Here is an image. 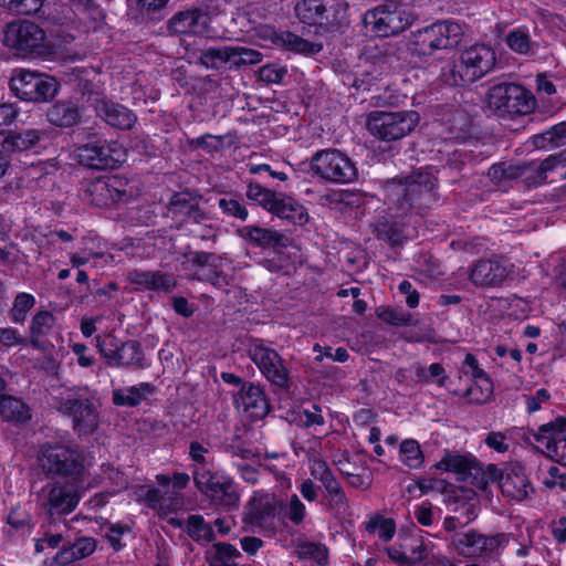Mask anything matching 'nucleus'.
I'll return each instance as SVG.
<instances>
[{
  "label": "nucleus",
  "mask_w": 566,
  "mask_h": 566,
  "mask_svg": "<svg viewBox=\"0 0 566 566\" xmlns=\"http://www.w3.org/2000/svg\"><path fill=\"white\" fill-rule=\"evenodd\" d=\"M494 50L485 44H474L460 52L442 70V77L454 86L471 84L491 72L495 65Z\"/></svg>",
  "instance_id": "obj_1"
},
{
  "label": "nucleus",
  "mask_w": 566,
  "mask_h": 566,
  "mask_svg": "<svg viewBox=\"0 0 566 566\" xmlns=\"http://www.w3.org/2000/svg\"><path fill=\"white\" fill-rule=\"evenodd\" d=\"M463 34L460 23L453 20L437 21L412 33L409 50L418 56H430L437 51L457 48Z\"/></svg>",
  "instance_id": "obj_2"
},
{
  "label": "nucleus",
  "mask_w": 566,
  "mask_h": 566,
  "mask_svg": "<svg viewBox=\"0 0 566 566\" xmlns=\"http://www.w3.org/2000/svg\"><path fill=\"white\" fill-rule=\"evenodd\" d=\"M486 105L494 115L512 119L515 116L531 114L536 107V101L534 95L520 84L499 83L489 88Z\"/></svg>",
  "instance_id": "obj_3"
},
{
  "label": "nucleus",
  "mask_w": 566,
  "mask_h": 566,
  "mask_svg": "<svg viewBox=\"0 0 566 566\" xmlns=\"http://www.w3.org/2000/svg\"><path fill=\"white\" fill-rule=\"evenodd\" d=\"M36 462L45 475L78 478L85 470L82 453L63 444L46 443L41 446Z\"/></svg>",
  "instance_id": "obj_4"
},
{
  "label": "nucleus",
  "mask_w": 566,
  "mask_h": 566,
  "mask_svg": "<svg viewBox=\"0 0 566 566\" xmlns=\"http://www.w3.org/2000/svg\"><path fill=\"white\" fill-rule=\"evenodd\" d=\"M419 119V114L413 111H374L367 117L366 127L375 138L382 142H394L410 134Z\"/></svg>",
  "instance_id": "obj_5"
},
{
  "label": "nucleus",
  "mask_w": 566,
  "mask_h": 566,
  "mask_svg": "<svg viewBox=\"0 0 566 566\" xmlns=\"http://www.w3.org/2000/svg\"><path fill=\"white\" fill-rule=\"evenodd\" d=\"M3 42L21 56H41L49 51L44 30L39 24L28 20L8 24Z\"/></svg>",
  "instance_id": "obj_6"
},
{
  "label": "nucleus",
  "mask_w": 566,
  "mask_h": 566,
  "mask_svg": "<svg viewBox=\"0 0 566 566\" xmlns=\"http://www.w3.org/2000/svg\"><path fill=\"white\" fill-rule=\"evenodd\" d=\"M11 92L22 101L42 103L54 97L57 82L45 74L18 69L10 78Z\"/></svg>",
  "instance_id": "obj_7"
},
{
  "label": "nucleus",
  "mask_w": 566,
  "mask_h": 566,
  "mask_svg": "<svg viewBox=\"0 0 566 566\" xmlns=\"http://www.w3.org/2000/svg\"><path fill=\"white\" fill-rule=\"evenodd\" d=\"M311 167L321 178L334 184H349L358 175L353 160L337 149L317 151L312 158Z\"/></svg>",
  "instance_id": "obj_8"
},
{
  "label": "nucleus",
  "mask_w": 566,
  "mask_h": 566,
  "mask_svg": "<svg viewBox=\"0 0 566 566\" xmlns=\"http://www.w3.org/2000/svg\"><path fill=\"white\" fill-rule=\"evenodd\" d=\"M60 410L73 420L78 434H92L98 427L99 416L87 388L69 394L60 402Z\"/></svg>",
  "instance_id": "obj_9"
},
{
  "label": "nucleus",
  "mask_w": 566,
  "mask_h": 566,
  "mask_svg": "<svg viewBox=\"0 0 566 566\" xmlns=\"http://www.w3.org/2000/svg\"><path fill=\"white\" fill-rule=\"evenodd\" d=\"M192 478L196 488L213 503L238 507L240 495L232 479L213 473L208 468H193Z\"/></svg>",
  "instance_id": "obj_10"
},
{
  "label": "nucleus",
  "mask_w": 566,
  "mask_h": 566,
  "mask_svg": "<svg viewBox=\"0 0 566 566\" xmlns=\"http://www.w3.org/2000/svg\"><path fill=\"white\" fill-rule=\"evenodd\" d=\"M416 21V15L408 9H389L378 6L364 14L365 25L378 36H392L403 32Z\"/></svg>",
  "instance_id": "obj_11"
},
{
  "label": "nucleus",
  "mask_w": 566,
  "mask_h": 566,
  "mask_svg": "<svg viewBox=\"0 0 566 566\" xmlns=\"http://www.w3.org/2000/svg\"><path fill=\"white\" fill-rule=\"evenodd\" d=\"M40 507L50 516L67 515L78 504L80 494L73 483L51 481L36 494Z\"/></svg>",
  "instance_id": "obj_12"
},
{
  "label": "nucleus",
  "mask_w": 566,
  "mask_h": 566,
  "mask_svg": "<svg viewBox=\"0 0 566 566\" xmlns=\"http://www.w3.org/2000/svg\"><path fill=\"white\" fill-rule=\"evenodd\" d=\"M434 178L428 172H417L406 178L392 179L386 184L387 196L402 200L400 206L411 207L413 202L433 198Z\"/></svg>",
  "instance_id": "obj_13"
},
{
  "label": "nucleus",
  "mask_w": 566,
  "mask_h": 566,
  "mask_svg": "<svg viewBox=\"0 0 566 566\" xmlns=\"http://www.w3.org/2000/svg\"><path fill=\"white\" fill-rule=\"evenodd\" d=\"M78 161L93 169H113L127 157L125 147L117 142L95 140L76 149Z\"/></svg>",
  "instance_id": "obj_14"
},
{
  "label": "nucleus",
  "mask_w": 566,
  "mask_h": 566,
  "mask_svg": "<svg viewBox=\"0 0 566 566\" xmlns=\"http://www.w3.org/2000/svg\"><path fill=\"white\" fill-rule=\"evenodd\" d=\"M248 353L251 360L271 384L281 388L289 387V370L275 349L265 346L262 339L255 338L251 340Z\"/></svg>",
  "instance_id": "obj_15"
},
{
  "label": "nucleus",
  "mask_w": 566,
  "mask_h": 566,
  "mask_svg": "<svg viewBox=\"0 0 566 566\" xmlns=\"http://www.w3.org/2000/svg\"><path fill=\"white\" fill-rule=\"evenodd\" d=\"M282 507L283 502L275 494L255 491L244 507L243 521L252 527L273 531Z\"/></svg>",
  "instance_id": "obj_16"
},
{
  "label": "nucleus",
  "mask_w": 566,
  "mask_h": 566,
  "mask_svg": "<svg viewBox=\"0 0 566 566\" xmlns=\"http://www.w3.org/2000/svg\"><path fill=\"white\" fill-rule=\"evenodd\" d=\"M97 348L102 356L111 366L144 368V354L140 345L135 340L118 343L115 337L108 336L106 339L96 337Z\"/></svg>",
  "instance_id": "obj_17"
},
{
  "label": "nucleus",
  "mask_w": 566,
  "mask_h": 566,
  "mask_svg": "<svg viewBox=\"0 0 566 566\" xmlns=\"http://www.w3.org/2000/svg\"><path fill=\"white\" fill-rule=\"evenodd\" d=\"M297 17L308 24L335 28L343 22L344 10L335 0H302L295 7Z\"/></svg>",
  "instance_id": "obj_18"
},
{
  "label": "nucleus",
  "mask_w": 566,
  "mask_h": 566,
  "mask_svg": "<svg viewBox=\"0 0 566 566\" xmlns=\"http://www.w3.org/2000/svg\"><path fill=\"white\" fill-rule=\"evenodd\" d=\"M503 535L484 536L475 531L459 532L452 535L451 545L464 557H478L495 552L503 543Z\"/></svg>",
  "instance_id": "obj_19"
},
{
  "label": "nucleus",
  "mask_w": 566,
  "mask_h": 566,
  "mask_svg": "<svg viewBox=\"0 0 566 566\" xmlns=\"http://www.w3.org/2000/svg\"><path fill=\"white\" fill-rule=\"evenodd\" d=\"M510 274L509 262L501 256L480 259L473 263L469 280L475 286L495 287L500 286Z\"/></svg>",
  "instance_id": "obj_20"
},
{
  "label": "nucleus",
  "mask_w": 566,
  "mask_h": 566,
  "mask_svg": "<svg viewBox=\"0 0 566 566\" xmlns=\"http://www.w3.org/2000/svg\"><path fill=\"white\" fill-rule=\"evenodd\" d=\"M534 438L552 459L566 467V419L542 426Z\"/></svg>",
  "instance_id": "obj_21"
},
{
  "label": "nucleus",
  "mask_w": 566,
  "mask_h": 566,
  "mask_svg": "<svg viewBox=\"0 0 566 566\" xmlns=\"http://www.w3.org/2000/svg\"><path fill=\"white\" fill-rule=\"evenodd\" d=\"M501 492L509 501L522 502L530 497L534 489L521 463H510L504 468L500 485Z\"/></svg>",
  "instance_id": "obj_22"
},
{
  "label": "nucleus",
  "mask_w": 566,
  "mask_h": 566,
  "mask_svg": "<svg viewBox=\"0 0 566 566\" xmlns=\"http://www.w3.org/2000/svg\"><path fill=\"white\" fill-rule=\"evenodd\" d=\"M127 281L136 291H153L169 294L178 285L174 274L161 271L133 270L127 274Z\"/></svg>",
  "instance_id": "obj_23"
},
{
  "label": "nucleus",
  "mask_w": 566,
  "mask_h": 566,
  "mask_svg": "<svg viewBox=\"0 0 566 566\" xmlns=\"http://www.w3.org/2000/svg\"><path fill=\"white\" fill-rule=\"evenodd\" d=\"M168 29L175 34L207 35L209 17L200 9L180 11L169 19Z\"/></svg>",
  "instance_id": "obj_24"
},
{
  "label": "nucleus",
  "mask_w": 566,
  "mask_h": 566,
  "mask_svg": "<svg viewBox=\"0 0 566 566\" xmlns=\"http://www.w3.org/2000/svg\"><path fill=\"white\" fill-rule=\"evenodd\" d=\"M235 403L252 419H262L270 410L264 391L252 382L242 384Z\"/></svg>",
  "instance_id": "obj_25"
},
{
  "label": "nucleus",
  "mask_w": 566,
  "mask_h": 566,
  "mask_svg": "<svg viewBox=\"0 0 566 566\" xmlns=\"http://www.w3.org/2000/svg\"><path fill=\"white\" fill-rule=\"evenodd\" d=\"M95 111L106 124L118 129H130L137 119L126 106L106 99L96 101Z\"/></svg>",
  "instance_id": "obj_26"
},
{
  "label": "nucleus",
  "mask_w": 566,
  "mask_h": 566,
  "mask_svg": "<svg viewBox=\"0 0 566 566\" xmlns=\"http://www.w3.org/2000/svg\"><path fill=\"white\" fill-rule=\"evenodd\" d=\"M44 132L27 129L19 133L0 132V154L27 151L36 146L43 138Z\"/></svg>",
  "instance_id": "obj_27"
},
{
  "label": "nucleus",
  "mask_w": 566,
  "mask_h": 566,
  "mask_svg": "<svg viewBox=\"0 0 566 566\" xmlns=\"http://www.w3.org/2000/svg\"><path fill=\"white\" fill-rule=\"evenodd\" d=\"M184 201L180 196H176V199L172 201V206L175 208H180L187 216V221L193 223V227L190 228V232L193 237L200 238L202 240H210L216 237V230L212 226L201 224L202 221L207 219V216L201 212L195 205H184Z\"/></svg>",
  "instance_id": "obj_28"
},
{
  "label": "nucleus",
  "mask_w": 566,
  "mask_h": 566,
  "mask_svg": "<svg viewBox=\"0 0 566 566\" xmlns=\"http://www.w3.org/2000/svg\"><path fill=\"white\" fill-rule=\"evenodd\" d=\"M556 182L566 179V151L548 156L541 163L533 182Z\"/></svg>",
  "instance_id": "obj_29"
},
{
  "label": "nucleus",
  "mask_w": 566,
  "mask_h": 566,
  "mask_svg": "<svg viewBox=\"0 0 566 566\" xmlns=\"http://www.w3.org/2000/svg\"><path fill=\"white\" fill-rule=\"evenodd\" d=\"M273 214L296 226H303L307 223L310 219L308 212L303 205H301L292 197L285 196L283 193Z\"/></svg>",
  "instance_id": "obj_30"
},
{
  "label": "nucleus",
  "mask_w": 566,
  "mask_h": 566,
  "mask_svg": "<svg viewBox=\"0 0 566 566\" xmlns=\"http://www.w3.org/2000/svg\"><path fill=\"white\" fill-rule=\"evenodd\" d=\"M154 388L148 382H142L137 386H132L126 389H115L113 391V403L116 406L135 407L138 406L144 399L151 395Z\"/></svg>",
  "instance_id": "obj_31"
},
{
  "label": "nucleus",
  "mask_w": 566,
  "mask_h": 566,
  "mask_svg": "<svg viewBox=\"0 0 566 566\" xmlns=\"http://www.w3.org/2000/svg\"><path fill=\"white\" fill-rule=\"evenodd\" d=\"M48 120L59 127H71L80 119L78 107L71 102H57L48 111Z\"/></svg>",
  "instance_id": "obj_32"
},
{
  "label": "nucleus",
  "mask_w": 566,
  "mask_h": 566,
  "mask_svg": "<svg viewBox=\"0 0 566 566\" xmlns=\"http://www.w3.org/2000/svg\"><path fill=\"white\" fill-rule=\"evenodd\" d=\"M242 235L253 244L262 248L282 245L285 240V235L281 232L259 226L244 227Z\"/></svg>",
  "instance_id": "obj_33"
},
{
  "label": "nucleus",
  "mask_w": 566,
  "mask_h": 566,
  "mask_svg": "<svg viewBox=\"0 0 566 566\" xmlns=\"http://www.w3.org/2000/svg\"><path fill=\"white\" fill-rule=\"evenodd\" d=\"M0 416L6 421L19 423L31 419L30 409L21 399L4 395L0 398Z\"/></svg>",
  "instance_id": "obj_34"
},
{
  "label": "nucleus",
  "mask_w": 566,
  "mask_h": 566,
  "mask_svg": "<svg viewBox=\"0 0 566 566\" xmlns=\"http://www.w3.org/2000/svg\"><path fill=\"white\" fill-rule=\"evenodd\" d=\"M364 530L368 534L376 535L379 539L387 543L390 542L396 534V523L392 518L385 517L379 513H373L364 523Z\"/></svg>",
  "instance_id": "obj_35"
},
{
  "label": "nucleus",
  "mask_w": 566,
  "mask_h": 566,
  "mask_svg": "<svg viewBox=\"0 0 566 566\" xmlns=\"http://www.w3.org/2000/svg\"><path fill=\"white\" fill-rule=\"evenodd\" d=\"M474 465V459L458 452L446 451L443 457L434 464V468L442 472L467 474Z\"/></svg>",
  "instance_id": "obj_36"
},
{
  "label": "nucleus",
  "mask_w": 566,
  "mask_h": 566,
  "mask_svg": "<svg viewBox=\"0 0 566 566\" xmlns=\"http://www.w3.org/2000/svg\"><path fill=\"white\" fill-rule=\"evenodd\" d=\"M74 13L87 29L95 30L103 19L102 10L91 0H70Z\"/></svg>",
  "instance_id": "obj_37"
},
{
  "label": "nucleus",
  "mask_w": 566,
  "mask_h": 566,
  "mask_svg": "<svg viewBox=\"0 0 566 566\" xmlns=\"http://www.w3.org/2000/svg\"><path fill=\"white\" fill-rule=\"evenodd\" d=\"M238 556L240 552L228 543H217L206 553L209 566H237L233 559Z\"/></svg>",
  "instance_id": "obj_38"
},
{
  "label": "nucleus",
  "mask_w": 566,
  "mask_h": 566,
  "mask_svg": "<svg viewBox=\"0 0 566 566\" xmlns=\"http://www.w3.org/2000/svg\"><path fill=\"white\" fill-rule=\"evenodd\" d=\"M492 394V382L483 370H478V374H474V382L465 390L464 396L470 402L484 403L489 401Z\"/></svg>",
  "instance_id": "obj_39"
},
{
  "label": "nucleus",
  "mask_w": 566,
  "mask_h": 566,
  "mask_svg": "<svg viewBox=\"0 0 566 566\" xmlns=\"http://www.w3.org/2000/svg\"><path fill=\"white\" fill-rule=\"evenodd\" d=\"M96 548L95 541L90 537H81L69 548L59 552L56 558L61 563H70L90 556Z\"/></svg>",
  "instance_id": "obj_40"
},
{
  "label": "nucleus",
  "mask_w": 566,
  "mask_h": 566,
  "mask_svg": "<svg viewBox=\"0 0 566 566\" xmlns=\"http://www.w3.org/2000/svg\"><path fill=\"white\" fill-rule=\"evenodd\" d=\"M281 196L282 193H276L259 184H250L247 189V197L271 213L274 212Z\"/></svg>",
  "instance_id": "obj_41"
},
{
  "label": "nucleus",
  "mask_w": 566,
  "mask_h": 566,
  "mask_svg": "<svg viewBox=\"0 0 566 566\" xmlns=\"http://www.w3.org/2000/svg\"><path fill=\"white\" fill-rule=\"evenodd\" d=\"M277 40L283 46L296 53L312 55L322 50V44L304 40L292 32L281 33Z\"/></svg>",
  "instance_id": "obj_42"
},
{
  "label": "nucleus",
  "mask_w": 566,
  "mask_h": 566,
  "mask_svg": "<svg viewBox=\"0 0 566 566\" xmlns=\"http://www.w3.org/2000/svg\"><path fill=\"white\" fill-rule=\"evenodd\" d=\"M400 461L410 469H419L424 462V455L417 440L406 439L399 448Z\"/></svg>",
  "instance_id": "obj_43"
},
{
  "label": "nucleus",
  "mask_w": 566,
  "mask_h": 566,
  "mask_svg": "<svg viewBox=\"0 0 566 566\" xmlns=\"http://www.w3.org/2000/svg\"><path fill=\"white\" fill-rule=\"evenodd\" d=\"M55 323V317L48 311L38 312L31 322L30 333L31 343L38 346L39 339L49 334Z\"/></svg>",
  "instance_id": "obj_44"
},
{
  "label": "nucleus",
  "mask_w": 566,
  "mask_h": 566,
  "mask_svg": "<svg viewBox=\"0 0 566 566\" xmlns=\"http://www.w3.org/2000/svg\"><path fill=\"white\" fill-rule=\"evenodd\" d=\"M233 46L209 48L201 52L199 61L208 69H218L219 63H231Z\"/></svg>",
  "instance_id": "obj_45"
},
{
  "label": "nucleus",
  "mask_w": 566,
  "mask_h": 566,
  "mask_svg": "<svg viewBox=\"0 0 566 566\" xmlns=\"http://www.w3.org/2000/svg\"><path fill=\"white\" fill-rule=\"evenodd\" d=\"M187 533L196 542L209 543L214 538L212 527L201 515H190L187 520Z\"/></svg>",
  "instance_id": "obj_46"
},
{
  "label": "nucleus",
  "mask_w": 566,
  "mask_h": 566,
  "mask_svg": "<svg viewBox=\"0 0 566 566\" xmlns=\"http://www.w3.org/2000/svg\"><path fill=\"white\" fill-rule=\"evenodd\" d=\"M325 490V496L328 501V505L334 510H345L348 507L346 494L336 479V476L323 483Z\"/></svg>",
  "instance_id": "obj_47"
},
{
  "label": "nucleus",
  "mask_w": 566,
  "mask_h": 566,
  "mask_svg": "<svg viewBox=\"0 0 566 566\" xmlns=\"http://www.w3.org/2000/svg\"><path fill=\"white\" fill-rule=\"evenodd\" d=\"M527 174V169L524 170V174ZM523 170L520 169V165H509L506 163H501L493 165L489 171L488 177L494 184H501L507 180L518 179Z\"/></svg>",
  "instance_id": "obj_48"
},
{
  "label": "nucleus",
  "mask_w": 566,
  "mask_h": 566,
  "mask_svg": "<svg viewBox=\"0 0 566 566\" xmlns=\"http://www.w3.org/2000/svg\"><path fill=\"white\" fill-rule=\"evenodd\" d=\"M297 554L301 558H312L321 565H325L328 562V549L321 543H300L297 545Z\"/></svg>",
  "instance_id": "obj_49"
},
{
  "label": "nucleus",
  "mask_w": 566,
  "mask_h": 566,
  "mask_svg": "<svg viewBox=\"0 0 566 566\" xmlns=\"http://www.w3.org/2000/svg\"><path fill=\"white\" fill-rule=\"evenodd\" d=\"M507 46L518 54H527L532 49L530 34L523 29H515L507 33L505 38Z\"/></svg>",
  "instance_id": "obj_50"
},
{
  "label": "nucleus",
  "mask_w": 566,
  "mask_h": 566,
  "mask_svg": "<svg viewBox=\"0 0 566 566\" xmlns=\"http://www.w3.org/2000/svg\"><path fill=\"white\" fill-rule=\"evenodd\" d=\"M416 375L421 382L428 384L436 380L437 385L440 387H443L448 379L443 366L439 363L431 364L427 368L419 365L416 369Z\"/></svg>",
  "instance_id": "obj_51"
},
{
  "label": "nucleus",
  "mask_w": 566,
  "mask_h": 566,
  "mask_svg": "<svg viewBox=\"0 0 566 566\" xmlns=\"http://www.w3.org/2000/svg\"><path fill=\"white\" fill-rule=\"evenodd\" d=\"M189 261L199 268L197 272L223 268V265L228 263L227 259L217 256L209 252H195L190 255Z\"/></svg>",
  "instance_id": "obj_52"
},
{
  "label": "nucleus",
  "mask_w": 566,
  "mask_h": 566,
  "mask_svg": "<svg viewBox=\"0 0 566 566\" xmlns=\"http://www.w3.org/2000/svg\"><path fill=\"white\" fill-rule=\"evenodd\" d=\"M35 300L31 294L19 293L11 308V318L14 323H22L27 318L28 312L34 306Z\"/></svg>",
  "instance_id": "obj_53"
},
{
  "label": "nucleus",
  "mask_w": 566,
  "mask_h": 566,
  "mask_svg": "<svg viewBox=\"0 0 566 566\" xmlns=\"http://www.w3.org/2000/svg\"><path fill=\"white\" fill-rule=\"evenodd\" d=\"M233 60L231 64L237 67L258 64L262 61L263 54L254 49L245 46H233Z\"/></svg>",
  "instance_id": "obj_54"
},
{
  "label": "nucleus",
  "mask_w": 566,
  "mask_h": 566,
  "mask_svg": "<svg viewBox=\"0 0 566 566\" xmlns=\"http://www.w3.org/2000/svg\"><path fill=\"white\" fill-rule=\"evenodd\" d=\"M44 0H0V6L19 14H34L43 6Z\"/></svg>",
  "instance_id": "obj_55"
},
{
  "label": "nucleus",
  "mask_w": 566,
  "mask_h": 566,
  "mask_svg": "<svg viewBox=\"0 0 566 566\" xmlns=\"http://www.w3.org/2000/svg\"><path fill=\"white\" fill-rule=\"evenodd\" d=\"M87 192L96 206L109 205V197H112V195H109L108 178L93 181L88 186Z\"/></svg>",
  "instance_id": "obj_56"
},
{
  "label": "nucleus",
  "mask_w": 566,
  "mask_h": 566,
  "mask_svg": "<svg viewBox=\"0 0 566 566\" xmlns=\"http://www.w3.org/2000/svg\"><path fill=\"white\" fill-rule=\"evenodd\" d=\"M193 277L199 281L210 282L218 289H224L230 284V279L223 273L222 268L209 269V271L196 272Z\"/></svg>",
  "instance_id": "obj_57"
},
{
  "label": "nucleus",
  "mask_w": 566,
  "mask_h": 566,
  "mask_svg": "<svg viewBox=\"0 0 566 566\" xmlns=\"http://www.w3.org/2000/svg\"><path fill=\"white\" fill-rule=\"evenodd\" d=\"M285 515L294 525L303 523L306 516V507L296 494L291 495Z\"/></svg>",
  "instance_id": "obj_58"
},
{
  "label": "nucleus",
  "mask_w": 566,
  "mask_h": 566,
  "mask_svg": "<svg viewBox=\"0 0 566 566\" xmlns=\"http://www.w3.org/2000/svg\"><path fill=\"white\" fill-rule=\"evenodd\" d=\"M219 208L223 213L238 218L240 220H245L248 218V210L243 205H241L238 200L232 198H222L219 200Z\"/></svg>",
  "instance_id": "obj_59"
},
{
  "label": "nucleus",
  "mask_w": 566,
  "mask_h": 566,
  "mask_svg": "<svg viewBox=\"0 0 566 566\" xmlns=\"http://www.w3.org/2000/svg\"><path fill=\"white\" fill-rule=\"evenodd\" d=\"M361 472L358 471H347L345 465L339 468L340 473L347 479L348 483L357 489H367L370 483L371 479L366 473L365 468H360Z\"/></svg>",
  "instance_id": "obj_60"
},
{
  "label": "nucleus",
  "mask_w": 566,
  "mask_h": 566,
  "mask_svg": "<svg viewBox=\"0 0 566 566\" xmlns=\"http://www.w3.org/2000/svg\"><path fill=\"white\" fill-rule=\"evenodd\" d=\"M543 484L547 489L559 488L566 490V472H562L559 468L551 465L543 478Z\"/></svg>",
  "instance_id": "obj_61"
},
{
  "label": "nucleus",
  "mask_w": 566,
  "mask_h": 566,
  "mask_svg": "<svg viewBox=\"0 0 566 566\" xmlns=\"http://www.w3.org/2000/svg\"><path fill=\"white\" fill-rule=\"evenodd\" d=\"M259 78L269 84H277L282 81L286 71L275 64H266L259 69Z\"/></svg>",
  "instance_id": "obj_62"
},
{
  "label": "nucleus",
  "mask_w": 566,
  "mask_h": 566,
  "mask_svg": "<svg viewBox=\"0 0 566 566\" xmlns=\"http://www.w3.org/2000/svg\"><path fill=\"white\" fill-rule=\"evenodd\" d=\"M377 316L381 321L392 324V325H396V326L408 325V324H410V321H411L410 314L398 313V312L394 311L392 308H388V307L379 310L377 312Z\"/></svg>",
  "instance_id": "obj_63"
},
{
  "label": "nucleus",
  "mask_w": 566,
  "mask_h": 566,
  "mask_svg": "<svg viewBox=\"0 0 566 566\" xmlns=\"http://www.w3.org/2000/svg\"><path fill=\"white\" fill-rule=\"evenodd\" d=\"M310 471L311 475L322 484L335 476L327 463L316 458L310 460Z\"/></svg>",
  "instance_id": "obj_64"
}]
</instances>
